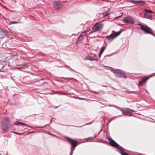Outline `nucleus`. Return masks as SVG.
Here are the masks:
<instances>
[{"mask_svg": "<svg viewBox=\"0 0 155 155\" xmlns=\"http://www.w3.org/2000/svg\"><path fill=\"white\" fill-rule=\"evenodd\" d=\"M108 139L109 141V143L111 146L115 147L117 149L120 150H121L120 153L122 155H129L126 153H124L123 152V148L117 143L115 141L113 140L110 138L108 137Z\"/></svg>", "mask_w": 155, "mask_h": 155, "instance_id": "1", "label": "nucleus"}, {"mask_svg": "<svg viewBox=\"0 0 155 155\" xmlns=\"http://www.w3.org/2000/svg\"><path fill=\"white\" fill-rule=\"evenodd\" d=\"M138 25L140 26L141 29L145 31V33L152 35V34L150 32L151 30L150 28L147 27L144 24L141 22H139Z\"/></svg>", "mask_w": 155, "mask_h": 155, "instance_id": "2", "label": "nucleus"}, {"mask_svg": "<svg viewBox=\"0 0 155 155\" xmlns=\"http://www.w3.org/2000/svg\"><path fill=\"white\" fill-rule=\"evenodd\" d=\"M117 112H121L122 114L125 115L130 116L133 114V112H134L135 111L130 109L126 108L122 110L120 109L118 110Z\"/></svg>", "mask_w": 155, "mask_h": 155, "instance_id": "3", "label": "nucleus"}, {"mask_svg": "<svg viewBox=\"0 0 155 155\" xmlns=\"http://www.w3.org/2000/svg\"><path fill=\"white\" fill-rule=\"evenodd\" d=\"M103 27L102 24L97 23L92 28L93 31L94 32H96L102 29Z\"/></svg>", "mask_w": 155, "mask_h": 155, "instance_id": "4", "label": "nucleus"}, {"mask_svg": "<svg viewBox=\"0 0 155 155\" xmlns=\"http://www.w3.org/2000/svg\"><path fill=\"white\" fill-rule=\"evenodd\" d=\"M123 21L124 22L130 24H133L134 22V18L130 16H127L124 18Z\"/></svg>", "mask_w": 155, "mask_h": 155, "instance_id": "5", "label": "nucleus"}, {"mask_svg": "<svg viewBox=\"0 0 155 155\" xmlns=\"http://www.w3.org/2000/svg\"><path fill=\"white\" fill-rule=\"evenodd\" d=\"M120 33L121 32L120 31H118L117 33L115 32L113 34H111L109 36H106V38L109 40H112L119 35Z\"/></svg>", "mask_w": 155, "mask_h": 155, "instance_id": "6", "label": "nucleus"}, {"mask_svg": "<svg viewBox=\"0 0 155 155\" xmlns=\"http://www.w3.org/2000/svg\"><path fill=\"white\" fill-rule=\"evenodd\" d=\"M112 71L116 77H124L125 78V77L124 76L123 74L120 72V70H112Z\"/></svg>", "mask_w": 155, "mask_h": 155, "instance_id": "7", "label": "nucleus"}, {"mask_svg": "<svg viewBox=\"0 0 155 155\" xmlns=\"http://www.w3.org/2000/svg\"><path fill=\"white\" fill-rule=\"evenodd\" d=\"M69 141V143L72 145L73 147L74 148L77 145V142L72 140L69 137H65Z\"/></svg>", "mask_w": 155, "mask_h": 155, "instance_id": "8", "label": "nucleus"}, {"mask_svg": "<svg viewBox=\"0 0 155 155\" xmlns=\"http://www.w3.org/2000/svg\"><path fill=\"white\" fill-rule=\"evenodd\" d=\"M54 7L56 10H58L61 8L62 6V5L58 2H55L54 3Z\"/></svg>", "mask_w": 155, "mask_h": 155, "instance_id": "9", "label": "nucleus"}, {"mask_svg": "<svg viewBox=\"0 0 155 155\" xmlns=\"http://www.w3.org/2000/svg\"><path fill=\"white\" fill-rule=\"evenodd\" d=\"M10 122L8 117H5L4 118L2 122V124H8Z\"/></svg>", "mask_w": 155, "mask_h": 155, "instance_id": "10", "label": "nucleus"}, {"mask_svg": "<svg viewBox=\"0 0 155 155\" xmlns=\"http://www.w3.org/2000/svg\"><path fill=\"white\" fill-rule=\"evenodd\" d=\"M149 78H147L143 79L141 81L139 82V85H143L144 84L146 80L148 79Z\"/></svg>", "mask_w": 155, "mask_h": 155, "instance_id": "11", "label": "nucleus"}, {"mask_svg": "<svg viewBox=\"0 0 155 155\" xmlns=\"http://www.w3.org/2000/svg\"><path fill=\"white\" fill-rule=\"evenodd\" d=\"M144 18H146L151 20L152 17L151 15H148L146 12H145V15L143 17Z\"/></svg>", "mask_w": 155, "mask_h": 155, "instance_id": "12", "label": "nucleus"}, {"mask_svg": "<svg viewBox=\"0 0 155 155\" xmlns=\"http://www.w3.org/2000/svg\"><path fill=\"white\" fill-rule=\"evenodd\" d=\"M105 49V47L104 46L102 47L101 48L100 50V52L99 53V58H100L101 54H102V53H103V51Z\"/></svg>", "mask_w": 155, "mask_h": 155, "instance_id": "13", "label": "nucleus"}, {"mask_svg": "<svg viewBox=\"0 0 155 155\" xmlns=\"http://www.w3.org/2000/svg\"><path fill=\"white\" fill-rule=\"evenodd\" d=\"M14 124L15 125L23 126L24 124H25L22 122L15 121L14 122Z\"/></svg>", "mask_w": 155, "mask_h": 155, "instance_id": "14", "label": "nucleus"}, {"mask_svg": "<svg viewBox=\"0 0 155 155\" xmlns=\"http://www.w3.org/2000/svg\"><path fill=\"white\" fill-rule=\"evenodd\" d=\"M6 125L2 124V128L4 131H6L8 128V127Z\"/></svg>", "mask_w": 155, "mask_h": 155, "instance_id": "15", "label": "nucleus"}, {"mask_svg": "<svg viewBox=\"0 0 155 155\" xmlns=\"http://www.w3.org/2000/svg\"><path fill=\"white\" fill-rule=\"evenodd\" d=\"M5 35V34L3 31H0V37L1 38H3Z\"/></svg>", "mask_w": 155, "mask_h": 155, "instance_id": "16", "label": "nucleus"}, {"mask_svg": "<svg viewBox=\"0 0 155 155\" xmlns=\"http://www.w3.org/2000/svg\"><path fill=\"white\" fill-rule=\"evenodd\" d=\"M74 148L73 147H71V152L70 155H72V153H73V152L74 151Z\"/></svg>", "mask_w": 155, "mask_h": 155, "instance_id": "17", "label": "nucleus"}, {"mask_svg": "<svg viewBox=\"0 0 155 155\" xmlns=\"http://www.w3.org/2000/svg\"><path fill=\"white\" fill-rule=\"evenodd\" d=\"M145 12H146L147 13V12H148V13H153V12L152 11H150V10L145 9Z\"/></svg>", "mask_w": 155, "mask_h": 155, "instance_id": "18", "label": "nucleus"}, {"mask_svg": "<svg viewBox=\"0 0 155 155\" xmlns=\"http://www.w3.org/2000/svg\"><path fill=\"white\" fill-rule=\"evenodd\" d=\"M130 2L134 4H135L136 3L137 1H135V0H130Z\"/></svg>", "mask_w": 155, "mask_h": 155, "instance_id": "19", "label": "nucleus"}, {"mask_svg": "<svg viewBox=\"0 0 155 155\" xmlns=\"http://www.w3.org/2000/svg\"><path fill=\"white\" fill-rule=\"evenodd\" d=\"M102 15H103V17H104L107 16L108 15V14L106 12H105L103 14H102Z\"/></svg>", "mask_w": 155, "mask_h": 155, "instance_id": "20", "label": "nucleus"}, {"mask_svg": "<svg viewBox=\"0 0 155 155\" xmlns=\"http://www.w3.org/2000/svg\"><path fill=\"white\" fill-rule=\"evenodd\" d=\"M16 23H17V22L15 21H11L10 22V24Z\"/></svg>", "mask_w": 155, "mask_h": 155, "instance_id": "21", "label": "nucleus"}, {"mask_svg": "<svg viewBox=\"0 0 155 155\" xmlns=\"http://www.w3.org/2000/svg\"><path fill=\"white\" fill-rule=\"evenodd\" d=\"M86 34V32H83V33H82L81 34V35H83V34Z\"/></svg>", "mask_w": 155, "mask_h": 155, "instance_id": "22", "label": "nucleus"}, {"mask_svg": "<svg viewBox=\"0 0 155 155\" xmlns=\"http://www.w3.org/2000/svg\"><path fill=\"white\" fill-rule=\"evenodd\" d=\"M90 60H97V59H95L94 58H93V59H90Z\"/></svg>", "mask_w": 155, "mask_h": 155, "instance_id": "23", "label": "nucleus"}, {"mask_svg": "<svg viewBox=\"0 0 155 155\" xmlns=\"http://www.w3.org/2000/svg\"><path fill=\"white\" fill-rule=\"evenodd\" d=\"M3 71L2 69V68L0 69V71Z\"/></svg>", "mask_w": 155, "mask_h": 155, "instance_id": "24", "label": "nucleus"}, {"mask_svg": "<svg viewBox=\"0 0 155 155\" xmlns=\"http://www.w3.org/2000/svg\"><path fill=\"white\" fill-rule=\"evenodd\" d=\"M115 117H114L113 118H111V120H112Z\"/></svg>", "mask_w": 155, "mask_h": 155, "instance_id": "25", "label": "nucleus"}, {"mask_svg": "<svg viewBox=\"0 0 155 155\" xmlns=\"http://www.w3.org/2000/svg\"><path fill=\"white\" fill-rule=\"evenodd\" d=\"M14 133L16 134H19V133H16V132H14Z\"/></svg>", "mask_w": 155, "mask_h": 155, "instance_id": "26", "label": "nucleus"}, {"mask_svg": "<svg viewBox=\"0 0 155 155\" xmlns=\"http://www.w3.org/2000/svg\"><path fill=\"white\" fill-rule=\"evenodd\" d=\"M90 139V138H87V139L88 140V139Z\"/></svg>", "mask_w": 155, "mask_h": 155, "instance_id": "27", "label": "nucleus"}, {"mask_svg": "<svg viewBox=\"0 0 155 155\" xmlns=\"http://www.w3.org/2000/svg\"><path fill=\"white\" fill-rule=\"evenodd\" d=\"M92 33V32H90L89 33V34H91Z\"/></svg>", "mask_w": 155, "mask_h": 155, "instance_id": "28", "label": "nucleus"}, {"mask_svg": "<svg viewBox=\"0 0 155 155\" xmlns=\"http://www.w3.org/2000/svg\"><path fill=\"white\" fill-rule=\"evenodd\" d=\"M121 16V15L120 16H119V17H120Z\"/></svg>", "mask_w": 155, "mask_h": 155, "instance_id": "29", "label": "nucleus"}]
</instances>
